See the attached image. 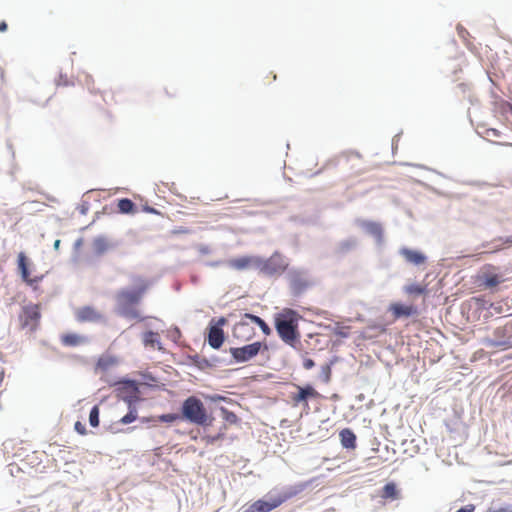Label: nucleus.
Segmentation results:
<instances>
[{
    "label": "nucleus",
    "mask_w": 512,
    "mask_h": 512,
    "mask_svg": "<svg viewBox=\"0 0 512 512\" xmlns=\"http://www.w3.org/2000/svg\"><path fill=\"white\" fill-rule=\"evenodd\" d=\"M230 268L238 271L246 269L256 270L265 277H273L282 274L288 268V260L278 252H274L269 258L258 255H244L230 259Z\"/></svg>",
    "instance_id": "f257e3e1"
},
{
    "label": "nucleus",
    "mask_w": 512,
    "mask_h": 512,
    "mask_svg": "<svg viewBox=\"0 0 512 512\" xmlns=\"http://www.w3.org/2000/svg\"><path fill=\"white\" fill-rule=\"evenodd\" d=\"M132 280L136 283L135 286L123 288L117 292L115 297L116 312L119 316L126 319L143 320L144 318L141 317L135 306L141 302L149 284L140 276H133Z\"/></svg>",
    "instance_id": "f03ea898"
},
{
    "label": "nucleus",
    "mask_w": 512,
    "mask_h": 512,
    "mask_svg": "<svg viewBox=\"0 0 512 512\" xmlns=\"http://www.w3.org/2000/svg\"><path fill=\"white\" fill-rule=\"evenodd\" d=\"M116 398L123 401L128 408L127 413L119 419L121 425H129L138 419L137 404L141 401L140 384L129 377H121L113 383Z\"/></svg>",
    "instance_id": "7ed1b4c3"
},
{
    "label": "nucleus",
    "mask_w": 512,
    "mask_h": 512,
    "mask_svg": "<svg viewBox=\"0 0 512 512\" xmlns=\"http://www.w3.org/2000/svg\"><path fill=\"white\" fill-rule=\"evenodd\" d=\"M302 316L292 308H284L274 316V325L280 339L292 348L300 343L299 320Z\"/></svg>",
    "instance_id": "20e7f679"
},
{
    "label": "nucleus",
    "mask_w": 512,
    "mask_h": 512,
    "mask_svg": "<svg viewBox=\"0 0 512 512\" xmlns=\"http://www.w3.org/2000/svg\"><path fill=\"white\" fill-rule=\"evenodd\" d=\"M180 413L183 421L196 426H211L214 421V418L208 414L204 403L195 395H191L183 400L180 406Z\"/></svg>",
    "instance_id": "39448f33"
},
{
    "label": "nucleus",
    "mask_w": 512,
    "mask_h": 512,
    "mask_svg": "<svg viewBox=\"0 0 512 512\" xmlns=\"http://www.w3.org/2000/svg\"><path fill=\"white\" fill-rule=\"evenodd\" d=\"M268 349L266 341H255L241 347H230L229 353L234 364H242L251 361L259 354L263 355Z\"/></svg>",
    "instance_id": "423d86ee"
},
{
    "label": "nucleus",
    "mask_w": 512,
    "mask_h": 512,
    "mask_svg": "<svg viewBox=\"0 0 512 512\" xmlns=\"http://www.w3.org/2000/svg\"><path fill=\"white\" fill-rule=\"evenodd\" d=\"M483 344L488 348H512V322L499 323L492 334L483 339Z\"/></svg>",
    "instance_id": "0eeeda50"
},
{
    "label": "nucleus",
    "mask_w": 512,
    "mask_h": 512,
    "mask_svg": "<svg viewBox=\"0 0 512 512\" xmlns=\"http://www.w3.org/2000/svg\"><path fill=\"white\" fill-rule=\"evenodd\" d=\"M286 498L265 496L246 506L241 512H270L279 507Z\"/></svg>",
    "instance_id": "6e6552de"
},
{
    "label": "nucleus",
    "mask_w": 512,
    "mask_h": 512,
    "mask_svg": "<svg viewBox=\"0 0 512 512\" xmlns=\"http://www.w3.org/2000/svg\"><path fill=\"white\" fill-rule=\"evenodd\" d=\"M356 224L369 236L373 237L375 240V244L378 247L384 245V228L380 222L365 220V219H356Z\"/></svg>",
    "instance_id": "1a4fd4ad"
},
{
    "label": "nucleus",
    "mask_w": 512,
    "mask_h": 512,
    "mask_svg": "<svg viewBox=\"0 0 512 512\" xmlns=\"http://www.w3.org/2000/svg\"><path fill=\"white\" fill-rule=\"evenodd\" d=\"M297 389V393L292 394L291 399L295 405L303 403L306 411L309 410L308 400L320 397L319 392L311 384L297 385Z\"/></svg>",
    "instance_id": "9d476101"
},
{
    "label": "nucleus",
    "mask_w": 512,
    "mask_h": 512,
    "mask_svg": "<svg viewBox=\"0 0 512 512\" xmlns=\"http://www.w3.org/2000/svg\"><path fill=\"white\" fill-rule=\"evenodd\" d=\"M290 280L291 294L294 297L301 296L308 287V282L302 277V272L296 269H290L288 272Z\"/></svg>",
    "instance_id": "9b49d317"
},
{
    "label": "nucleus",
    "mask_w": 512,
    "mask_h": 512,
    "mask_svg": "<svg viewBox=\"0 0 512 512\" xmlns=\"http://www.w3.org/2000/svg\"><path fill=\"white\" fill-rule=\"evenodd\" d=\"M225 339L226 336L223 329H218L208 324L206 329L205 341L211 348L215 350L220 349Z\"/></svg>",
    "instance_id": "f8f14e48"
},
{
    "label": "nucleus",
    "mask_w": 512,
    "mask_h": 512,
    "mask_svg": "<svg viewBox=\"0 0 512 512\" xmlns=\"http://www.w3.org/2000/svg\"><path fill=\"white\" fill-rule=\"evenodd\" d=\"M389 311L395 319L409 318L418 313L416 306L404 304L402 302L392 303L389 307Z\"/></svg>",
    "instance_id": "ddd939ff"
},
{
    "label": "nucleus",
    "mask_w": 512,
    "mask_h": 512,
    "mask_svg": "<svg viewBox=\"0 0 512 512\" xmlns=\"http://www.w3.org/2000/svg\"><path fill=\"white\" fill-rule=\"evenodd\" d=\"M23 314L20 315L22 328L27 327L30 323H37L40 320L41 313L38 305L28 304L22 308Z\"/></svg>",
    "instance_id": "4468645a"
},
{
    "label": "nucleus",
    "mask_w": 512,
    "mask_h": 512,
    "mask_svg": "<svg viewBox=\"0 0 512 512\" xmlns=\"http://www.w3.org/2000/svg\"><path fill=\"white\" fill-rule=\"evenodd\" d=\"M399 254L404 257L406 262L415 266L423 265L427 261V256L422 251L405 246L399 249Z\"/></svg>",
    "instance_id": "2eb2a0df"
},
{
    "label": "nucleus",
    "mask_w": 512,
    "mask_h": 512,
    "mask_svg": "<svg viewBox=\"0 0 512 512\" xmlns=\"http://www.w3.org/2000/svg\"><path fill=\"white\" fill-rule=\"evenodd\" d=\"M232 335L241 341H249L255 336V329L243 318L234 325Z\"/></svg>",
    "instance_id": "dca6fc26"
},
{
    "label": "nucleus",
    "mask_w": 512,
    "mask_h": 512,
    "mask_svg": "<svg viewBox=\"0 0 512 512\" xmlns=\"http://www.w3.org/2000/svg\"><path fill=\"white\" fill-rule=\"evenodd\" d=\"M117 246V242H110L105 235L96 236L92 243L93 253L97 257L104 255L109 250L115 249Z\"/></svg>",
    "instance_id": "f3484780"
},
{
    "label": "nucleus",
    "mask_w": 512,
    "mask_h": 512,
    "mask_svg": "<svg viewBox=\"0 0 512 512\" xmlns=\"http://www.w3.org/2000/svg\"><path fill=\"white\" fill-rule=\"evenodd\" d=\"M491 269H494V267L489 265L487 269L482 271L481 274L478 276V280L481 283V285L489 289L497 287L502 281L501 276L497 273L490 271Z\"/></svg>",
    "instance_id": "a211bd4d"
},
{
    "label": "nucleus",
    "mask_w": 512,
    "mask_h": 512,
    "mask_svg": "<svg viewBox=\"0 0 512 512\" xmlns=\"http://www.w3.org/2000/svg\"><path fill=\"white\" fill-rule=\"evenodd\" d=\"M482 246L490 253L498 252L505 247H512V235L495 238L490 242L483 243Z\"/></svg>",
    "instance_id": "6ab92c4d"
},
{
    "label": "nucleus",
    "mask_w": 512,
    "mask_h": 512,
    "mask_svg": "<svg viewBox=\"0 0 512 512\" xmlns=\"http://www.w3.org/2000/svg\"><path fill=\"white\" fill-rule=\"evenodd\" d=\"M76 318L79 322H99L102 315L92 306H84L78 310Z\"/></svg>",
    "instance_id": "aec40b11"
},
{
    "label": "nucleus",
    "mask_w": 512,
    "mask_h": 512,
    "mask_svg": "<svg viewBox=\"0 0 512 512\" xmlns=\"http://www.w3.org/2000/svg\"><path fill=\"white\" fill-rule=\"evenodd\" d=\"M340 442L344 449L354 450L357 446V436L351 428H343L339 432Z\"/></svg>",
    "instance_id": "412c9836"
},
{
    "label": "nucleus",
    "mask_w": 512,
    "mask_h": 512,
    "mask_svg": "<svg viewBox=\"0 0 512 512\" xmlns=\"http://www.w3.org/2000/svg\"><path fill=\"white\" fill-rule=\"evenodd\" d=\"M359 244L357 237L349 236L346 239L341 240L335 247V254L344 256L351 251L355 250Z\"/></svg>",
    "instance_id": "4be33fe9"
},
{
    "label": "nucleus",
    "mask_w": 512,
    "mask_h": 512,
    "mask_svg": "<svg viewBox=\"0 0 512 512\" xmlns=\"http://www.w3.org/2000/svg\"><path fill=\"white\" fill-rule=\"evenodd\" d=\"M31 261L24 252H20L17 256V269L23 282L30 279Z\"/></svg>",
    "instance_id": "5701e85b"
},
{
    "label": "nucleus",
    "mask_w": 512,
    "mask_h": 512,
    "mask_svg": "<svg viewBox=\"0 0 512 512\" xmlns=\"http://www.w3.org/2000/svg\"><path fill=\"white\" fill-rule=\"evenodd\" d=\"M142 342L145 347L157 349L159 351L163 350L159 334L152 330H148L143 333Z\"/></svg>",
    "instance_id": "b1692460"
},
{
    "label": "nucleus",
    "mask_w": 512,
    "mask_h": 512,
    "mask_svg": "<svg viewBox=\"0 0 512 512\" xmlns=\"http://www.w3.org/2000/svg\"><path fill=\"white\" fill-rule=\"evenodd\" d=\"M88 337L84 335H79L76 333H66L61 336V342L64 346L67 347H75L80 344L88 343Z\"/></svg>",
    "instance_id": "393cba45"
},
{
    "label": "nucleus",
    "mask_w": 512,
    "mask_h": 512,
    "mask_svg": "<svg viewBox=\"0 0 512 512\" xmlns=\"http://www.w3.org/2000/svg\"><path fill=\"white\" fill-rule=\"evenodd\" d=\"M380 496L385 500H397L400 497V491L395 482H387L381 490Z\"/></svg>",
    "instance_id": "a878e982"
},
{
    "label": "nucleus",
    "mask_w": 512,
    "mask_h": 512,
    "mask_svg": "<svg viewBox=\"0 0 512 512\" xmlns=\"http://www.w3.org/2000/svg\"><path fill=\"white\" fill-rule=\"evenodd\" d=\"M244 319L250 320L252 323L257 325L264 335L269 336L272 333L271 327L268 325V323L265 322L264 319L259 317L258 315H255L253 313L247 312L243 315Z\"/></svg>",
    "instance_id": "bb28decb"
},
{
    "label": "nucleus",
    "mask_w": 512,
    "mask_h": 512,
    "mask_svg": "<svg viewBox=\"0 0 512 512\" xmlns=\"http://www.w3.org/2000/svg\"><path fill=\"white\" fill-rule=\"evenodd\" d=\"M187 359L190 362V365L195 366L201 371H207L211 369V364L208 361L207 357H201L199 354H191L187 356Z\"/></svg>",
    "instance_id": "cd10ccee"
},
{
    "label": "nucleus",
    "mask_w": 512,
    "mask_h": 512,
    "mask_svg": "<svg viewBox=\"0 0 512 512\" xmlns=\"http://www.w3.org/2000/svg\"><path fill=\"white\" fill-rule=\"evenodd\" d=\"M403 291L409 296L419 297L427 294V287L420 283L414 282L405 285L403 287Z\"/></svg>",
    "instance_id": "c85d7f7f"
},
{
    "label": "nucleus",
    "mask_w": 512,
    "mask_h": 512,
    "mask_svg": "<svg viewBox=\"0 0 512 512\" xmlns=\"http://www.w3.org/2000/svg\"><path fill=\"white\" fill-rule=\"evenodd\" d=\"M117 208L121 214H134L137 211L136 204L129 198H121L118 200Z\"/></svg>",
    "instance_id": "c756f323"
},
{
    "label": "nucleus",
    "mask_w": 512,
    "mask_h": 512,
    "mask_svg": "<svg viewBox=\"0 0 512 512\" xmlns=\"http://www.w3.org/2000/svg\"><path fill=\"white\" fill-rule=\"evenodd\" d=\"M116 362L113 356L103 355L98 358L96 362V369L101 371H107Z\"/></svg>",
    "instance_id": "7c9ffc66"
},
{
    "label": "nucleus",
    "mask_w": 512,
    "mask_h": 512,
    "mask_svg": "<svg viewBox=\"0 0 512 512\" xmlns=\"http://www.w3.org/2000/svg\"><path fill=\"white\" fill-rule=\"evenodd\" d=\"M325 329L331 331L334 335L340 337V338H348L349 337V332L348 330L350 329V327H342L340 326V324L338 322L335 323L334 326L332 325H326L325 326Z\"/></svg>",
    "instance_id": "2f4dec72"
},
{
    "label": "nucleus",
    "mask_w": 512,
    "mask_h": 512,
    "mask_svg": "<svg viewBox=\"0 0 512 512\" xmlns=\"http://www.w3.org/2000/svg\"><path fill=\"white\" fill-rule=\"evenodd\" d=\"M89 424L91 427L96 428L100 424V408L98 405L92 406L89 412Z\"/></svg>",
    "instance_id": "473e14b6"
},
{
    "label": "nucleus",
    "mask_w": 512,
    "mask_h": 512,
    "mask_svg": "<svg viewBox=\"0 0 512 512\" xmlns=\"http://www.w3.org/2000/svg\"><path fill=\"white\" fill-rule=\"evenodd\" d=\"M219 410L221 412L222 418L229 424H237L239 422L238 416L225 408L224 406L219 407Z\"/></svg>",
    "instance_id": "72a5a7b5"
},
{
    "label": "nucleus",
    "mask_w": 512,
    "mask_h": 512,
    "mask_svg": "<svg viewBox=\"0 0 512 512\" xmlns=\"http://www.w3.org/2000/svg\"><path fill=\"white\" fill-rule=\"evenodd\" d=\"M335 361H336V359L331 360L329 363H327L321 367L320 378L322 379L323 382L328 383L330 381L331 373H332V365L335 363Z\"/></svg>",
    "instance_id": "f704fd0d"
},
{
    "label": "nucleus",
    "mask_w": 512,
    "mask_h": 512,
    "mask_svg": "<svg viewBox=\"0 0 512 512\" xmlns=\"http://www.w3.org/2000/svg\"><path fill=\"white\" fill-rule=\"evenodd\" d=\"M208 361L209 363L211 364V369L218 366V365H233L234 363L232 362V357L227 359V358H221L219 356H216V355H212L211 357L208 358Z\"/></svg>",
    "instance_id": "c9c22d12"
},
{
    "label": "nucleus",
    "mask_w": 512,
    "mask_h": 512,
    "mask_svg": "<svg viewBox=\"0 0 512 512\" xmlns=\"http://www.w3.org/2000/svg\"><path fill=\"white\" fill-rule=\"evenodd\" d=\"M157 420L160 422H163V423L172 424V423L176 422L177 420H182V417H181V413H179V414L166 413V414H161L160 416H158Z\"/></svg>",
    "instance_id": "e433bc0d"
},
{
    "label": "nucleus",
    "mask_w": 512,
    "mask_h": 512,
    "mask_svg": "<svg viewBox=\"0 0 512 512\" xmlns=\"http://www.w3.org/2000/svg\"><path fill=\"white\" fill-rule=\"evenodd\" d=\"M205 399L212 402V403H227L232 404L234 401L231 398H228L226 396L220 395V394H210L206 395Z\"/></svg>",
    "instance_id": "4c0bfd02"
},
{
    "label": "nucleus",
    "mask_w": 512,
    "mask_h": 512,
    "mask_svg": "<svg viewBox=\"0 0 512 512\" xmlns=\"http://www.w3.org/2000/svg\"><path fill=\"white\" fill-rule=\"evenodd\" d=\"M119 424H121V423L118 420L117 422L111 423L109 426H104V428L106 431H109L113 434L121 433V432H131L136 428V427H128L126 429H121L118 427Z\"/></svg>",
    "instance_id": "58836bf2"
},
{
    "label": "nucleus",
    "mask_w": 512,
    "mask_h": 512,
    "mask_svg": "<svg viewBox=\"0 0 512 512\" xmlns=\"http://www.w3.org/2000/svg\"><path fill=\"white\" fill-rule=\"evenodd\" d=\"M310 485H311L310 481H306V482H301V483L295 484L293 487H291V491L289 493V496H295V495L303 492Z\"/></svg>",
    "instance_id": "ea45409f"
},
{
    "label": "nucleus",
    "mask_w": 512,
    "mask_h": 512,
    "mask_svg": "<svg viewBox=\"0 0 512 512\" xmlns=\"http://www.w3.org/2000/svg\"><path fill=\"white\" fill-rule=\"evenodd\" d=\"M140 374L143 380L145 381V385L148 387H153V384L158 382L157 377L149 371H144L141 372Z\"/></svg>",
    "instance_id": "a19ab883"
},
{
    "label": "nucleus",
    "mask_w": 512,
    "mask_h": 512,
    "mask_svg": "<svg viewBox=\"0 0 512 512\" xmlns=\"http://www.w3.org/2000/svg\"><path fill=\"white\" fill-rule=\"evenodd\" d=\"M55 84L56 86L65 87L74 85V83L68 79L67 74L63 73L62 71L59 73V78L55 80Z\"/></svg>",
    "instance_id": "79ce46f5"
},
{
    "label": "nucleus",
    "mask_w": 512,
    "mask_h": 512,
    "mask_svg": "<svg viewBox=\"0 0 512 512\" xmlns=\"http://www.w3.org/2000/svg\"><path fill=\"white\" fill-rule=\"evenodd\" d=\"M227 323V319L223 316L217 318V319H212L210 322H209V325L215 327V328H218V329H223V327L226 325Z\"/></svg>",
    "instance_id": "37998d69"
},
{
    "label": "nucleus",
    "mask_w": 512,
    "mask_h": 512,
    "mask_svg": "<svg viewBox=\"0 0 512 512\" xmlns=\"http://www.w3.org/2000/svg\"><path fill=\"white\" fill-rule=\"evenodd\" d=\"M167 336L172 341L177 342L178 339L181 337V331L178 327H174V328L168 330Z\"/></svg>",
    "instance_id": "c03bdc74"
},
{
    "label": "nucleus",
    "mask_w": 512,
    "mask_h": 512,
    "mask_svg": "<svg viewBox=\"0 0 512 512\" xmlns=\"http://www.w3.org/2000/svg\"><path fill=\"white\" fill-rule=\"evenodd\" d=\"M43 278H44V275H36L34 277L30 276V279H28L24 283H26L27 285H29L31 287H34V286L38 285L43 280Z\"/></svg>",
    "instance_id": "a18cd8bd"
},
{
    "label": "nucleus",
    "mask_w": 512,
    "mask_h": 512,
    "mask_svg": "<svg viewBox=\"0 0 512 512\" xmlns=\"http://www.w3.org/2000/svg\"><path fill=\"white\" fill-rule=\"evenodd\" d=\"M493 512H512V504L505 503L499 507L491 506Z\"/></svg>",
    "instance_id": "49530a36"
},
{
    "label": "nucleus",
    "mask_w": 512,
    "mask_h": 512,
    "mask_svg": "<svg viewBox=\"0 0 512 512\" xmlns=\"http://www.w3.org/2000/svg\"><path fill=\"white\" fill-rule=\"evenodd\" d=\"M229 261H230V260H216V261H208V262H206V265H207V266H209V267H214V268H216V267H220V266H228V267H230V266L228 265V262H229Z\"/></svg>",
    "instance_id": "de8ad7c7"
},
{
    "label": "nucleus",
    "mask_w": 512,
    "mask_h": 512,
    "mask_svg": "<svg viewBox=\"0 0 512 512\" xmlns=\"http://www.w3.org/2000/svg\"><path fill=\"white\" fill-rule=\"evenodd\" d=\"M74 430L78 434H80V435H86L87 434L86 426L82 422H80V421H76L75 422Z\"/></svg>",
    "instance_id": "09e8293b"
},
{
    "label": "nucleus",
    "mask_w": 512,
    "mask_h": 512,
    "mask_svg": "<svg viewBox=\"0 0 512 512\" xmlns=\"http://www.w3.org/2000/svg\"><path fill=\"white\" fill-rule=\"evenodd\" d=\"M303 367L306 370H310L315 367V361L312 358H304Z\"/></svg>",
    "instance_id": "8fccbe9b"
},
{
    "label": "nucleus",
    "mask_w": 512,
    "mask_h": 512,
    "mask_svg": "<svg viewBox=\"0 0 512 512\" xmlns=\"http://www.w3.org/2000/svg\"><path fill=\"white\" fill-rule=\"evenodd\" d=\"M475 505L474 504H467L465 506H462L461 508H459L458 510H456L455 512H474L475 511Z\"/></svg>",
    "instance_id": "3c124183"
},
{
    "label": "nucleus",
    "mask_w": 512,
    "mask_h": 512,
    "mask_svg": "<svg viewBox=\"0 0 512 512\" xmlns=\"http://www.w3.org/2000/svg\"><path fill=\"white\" fill-rule=\"evenodd\" d=\"M142 210L144 212H146V213H149V214H155V215H159L160 214V212L156 208H154L152 206H149L147 204L142 207Z\"/></svg>",
    "instance_id": "603ef678"
},
{
    "label": "nucleus",
    "mask_w": 512,
    "mask_h": 512,
    "mask_svg": "<svg viewBox=\"0 0 512 512\" xmlns=\"http://www.w3.org/2000/svg\"><path fill=\"white\" fill-rule=\"evenodd\" d=\"M78 210L80 214L86 215L89 210V203L87 201H84L79 207Z\"/></svg>",
    "instance_id": "864d4df0"
},
{
    "label": "nucleus",
    "mask_w": 512,
    "mask_h": 512,
    "mask_svg": "<svg viewBox=\"0 0 512 512\" xmlns=\"http://www.w3.org/2000/svg\"><path fill=\"white\" fill-rule=\"evenodd\" d=\"M142 424H151V423H155L157 420L154 418V417H139L138 416V419Z\"/></svg>",
    "instance_id": "5fc2aeb1"
},
{
    "label": "nucleus",
    "mask_w": 512,
    "mask_h": 512,
    "mask_svg": "<svg viewBox=\"0 0 512 512\" xmlns=\"http://www.w3.org/2000/svg\"><path fill=\"white\" fill-rule=\"evenodd\" d=\"M198 251H199V253H200V254H202V255H207V254H209V253L211 252V249H210V247H209V246L204 245V244H201V245H199V247H198Z\"/></svg>",
    "instance_id": "6e6d98bb"
},
{
    "label": "nucleus",
    "mask_w": 512,
    "mask_h": 512,
    "mask_svg": "<svg viewBox=\"0 0 512 512\" xmlns=\"http://www.w3.org/2000/svg\"><path fill=\"white\" fill-rule=\"evenodd\" d=\"M85 83H86V85L88 86L89 91H90L91 93H94V89H93V88H91V86H90V85L93 83V78H92V76H91V75H89V74H86V75H85Z\"/></svg>",
    "instance_id": "4d7b16f0"
},
{
    "label": "nucleus",
    "mask_w": 512,
    "mask_h": 512,
    "mask_svg": "<svg viewBox=\"0 0 512 512\" xmlns=\"http://www.w3.org/2000/svg\"><path fill=\"white\" fill-rule=\"evenodd\" d=\"M399 138H400V133L396 134V135L392 138L391 146H392V150H393V151L397 148V142H398Z\"/></svg>",
    "instance_id": "13d9d810"
},
{
    "label": "nucleus",
    "mask_w": 512,
    "mask_h": 512,
    "mask_svg": "<svg viewBox=\"0 0 512 512\" xmlns=\"http://www.w3.org/2000/svg\"><path fill=\"white\" fill-rule=\"evenodd\" d=\"M487 133L489 135H492V136H495V137H498L500 135V132L497 129H494V128L488 129Z\"/></svg>",
    "instance_id": "bf43d9fd"
},
{
    "label": "nucleus",
    "mask_w": 512,
    "mask_h": 512,
    "mask_svg": "<svg viewBox=\"0 0 512 512\" xmlns=\"http://www.w3.org/2000/svg\"><path fill=\"white\" fill-rule=\"evenodd\" d=\"M83 244V239L82 238H78L75 243H74V250H78L80 249V247L82 246Z\"/></svg>",
    "instance_id": "052dcab7"
},
{
    "label": "nucleus",
    "mask_w": 512,
    "mask_h": 512,
    "mask_svg": "<svg viewBox=\"0 0 512 512\" xmlns=\"http://www.w3.org/2000/svg\"><path fill=\"white\" fill-rule=\"evenodd\" d=\"M8 28V25L5 21H0V32H5Z\"/></svg>",
    "instance_id": "680f3d73"
},
{
    "label": "nucleus",
    "mask_w": 512,
    "mask_h": 512,
    "mask_svg": "<svg viewBox=\"0 0 512 512\" xmlns=\"http://www.w3.org/2000/svg\"><path fill=\"white\" fill-rule=\"evenodd\" d=\"M61 241L59 239H56L53 244V249L55 251H58L60 249Z\"/></svg>",
    "instance_id": "e2e57ef3"
},
{
    "label": "nucleus",
    "mask_w": 512,
    "mask_h": 512,
    "mask_svg": "<svg viewBox=\"0 0 512 512\" xmlns=\"http://www.w3.org/2000/svg\"><path fill=\"white\" fill-rule=\"evenodd\" d=\"M220 438H221V434H218L216 436H211V437H209V443L213 444Z\"/></svg>",
    "instance_id": "0e129e2a"
},
{
    "label": "nucleus",
    "mask_w": 512,
    "mask_h": 512,
    "mask_svg": "<svg viewBox=\"0 0 512 512\" xmlns=\"http://www.w3.org/2000/svg\"><path fill=\"white\" fill-rule=\"evenodd\" d=\"M492 316V313L487 310L484 314H483V319L484 320H488L490 317Z\"/></svg>",
    "instance_id": "69168bd1"
},
{
    "label": "nucleus",
    "mask_w": 512,
    "mask_h": 512,
    "mask_svg": "<svg viewBox=\"0 0 512 512\" xmlns=\"http://www.w3.org/2000/svg\"><path fill=\"white\" fill-rule=\"evenodd\" d=\"M457 32H468L462 25H457Z\"/></svg>",
    "instance_id": "338daca9"
},
{
    "label": "nucleus",
    "mask_w": 512,
    "mask_h": 512,
    "mask_svg": "<svg viewBox=\"0 0 512 512\" xmlns=\"http://www.w3.org/2000/svg\"><path fill=\"white\" fill-rule=\"evenodd\" d=\"M490 308H493V309H494L496 312H498V313L501 311V306H496V305H494V304H491V305H490Z\"/></svg>",
    "instance_id": "774afa93"
}]
</instances>
